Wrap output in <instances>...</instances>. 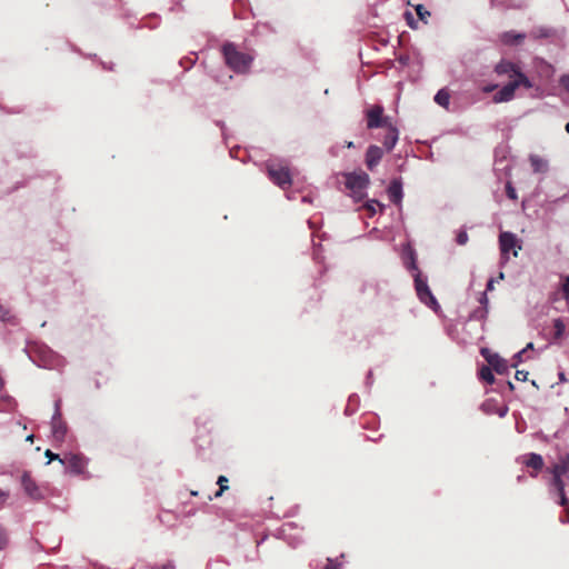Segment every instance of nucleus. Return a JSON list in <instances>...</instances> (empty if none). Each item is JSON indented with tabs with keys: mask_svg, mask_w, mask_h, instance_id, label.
Returning <instances> with one entry per match:
<instances>
[{
	"mask_svg": "<svg viewBox=\"0 0 569 569\" xmlns=\"http://www.w3.org/2000/svg\"><path fill=\"white\" fill-rule=\"evenodd\" d=\"M526 355V350H520L513 356V363L511 365L512 368H516L520 362L523 361V356Z\"/></svg>",
	"mask_w": 569,
	"mask_h": 569,
	"instance_id": "27",
	"label": "nucleus"
},
{
	"mask_svg": "<svg viewBox=\"0 0 569 569\" xmlns=\"http://www.w3.org/2000/svg\"><path fill=\"white\" fill-rule=\"evenodd\" d=\"M493 71L497 76H506L509 78V82L492 96V101L495 103L511 101L516 96V90L520 87H525L527 89L532 88V82L521 71L520 67L509 60L502 59L499 61L495 66Z\"/></svg>",
	"mask_w": 569,
	"mask_h": 569,
	"instance_id": "1",
	"label": "nucleus"
},
{
	"mask_svg": "<svg viewBox=\"0 0 569 569\" xmlns=\"http://www.w3.org/2000/svg\"><path fill=\"white\" fill-rule=\"evenodd\" d=\"M523 462L536 470H540L543 466V460L540 455L537 453H530L526 457Z\"/></svg>",
	"mask_w": 569,
	"mask_h": 569,
	"instance_id": "18",
	"label": "nucleus"
},
{
	"mask_svg": "<svg viewBox=\"0 0 569 569\" xmlns=\"http://www.w3.org/2000/svg\"><path fill=\"white\" fill-rule=\"evenodd\" d=\"M493 282H495V280H493V279H490V280L488 281V283H487V289H488V290H492V289H493Z\"/></svg>",
	"mask_w": 569,
	"mask_h": 569,
	"instance_id": "38",
	"label": "nucleus"
},
{
	"mask_svg": "<svg viewBox=\"0 0 569 569\" xmlns=\"http://www.w3.org/2000/svg\"><path fill=\"white\" fill-rule=\"evenodd\" d=\"M481 356L487 360L489 363V360H491V357H495L496 353L491 352L488 348L481 349Z\"/></svg>",
	"mask_w": 569,
	"mask_h": 569,
	"instance_id": "34",
	"label": "nucleus"
},
{
	"mask_svg": "<svg viewBox=\"0 0 569 569\" xmlns=\"http://www.w3.org/2000/svg\"><path fill=\"white\" fill-rule=\"evenodd\" d=\"M559 379H560V381H566V377H565L563 372L559 373Z\"/></svg>",
	"mask_w": 569,
	"mask_h": 569,
	"instance_id": "41",
	"label": "nucleus"
},
{
	"mask_svg": "<svg viewBox=\"0 0 569 569\" xmlns=\"http://www.w3.org/2000/svg\"><path fill=\"white\" fill-rule=\"evenodd\" d=\"M340 568H341V562H339L338 560L328 558V563L326 566V569H340Z\"/></svg>",
	"mask_w": 569,
	"mask_h": 569,
	"instance_id": "30",
	"label": "nucleus"
},
{
	"mask_svg": "<svg viewBox=\"0 0 569 569\" xmlns=\"http://www.w3.org/2000/svg\"><path fill=\"white\" fill-rule=\"evenodd\" d=\"M44 456L49 459L48 463H49V462H51V461H53V460H59V461H60V460H62V458H60V456H59V455L53 453V452H52L51 450H49V449L44 452Z\"/></svg>",
	"mask_w": 569,
	"mask_h": 569,
	"instance_id": "33",
	"label": "nucleus"
},
{
	"mask_svg": "<svg viewBox=\"0 0 569 569\" xmlns=\"http://www.w3.org/2000/svg\"><path fill=\"white\" fill-rule=\"evenodd\" d=\"M9 497V492L0 489V506H2Z\"/></svg>",
	"mask_w": 569,
	"mask_h": 569,
	"instance_id": "37",
	"label": "nucleus"
},
{
	"mask_svg": "<svg viewBox=\"0 0 569 569\" xmlns=\"http://www.w3.org/2000/svg\"><path fill=\"white\" fill-rule=\"evenodd\" d=\"M528 371H525V370H517L516 371V375H515V378L518 380V381H526L528 379Z\"/></svg>",
	"mask_w": 569,
	"mask_h": 569,
	"instance_id": "32",
	"label": "nucleus"
},
{
	"mask_svg": "<svg viewBox=\"0 0 569 569\" xmlns=\"http://www.w3.org/2000/svg\"><path fill=\"white\" fill-rule=\"evenodd\" d=\"M9 542L7 529L0 525V550L4 549Z\"/></svg>",
	"mask_w": 569,
	"mask_h": 569,
	"instance_id": "25",
	"label": "nucleus"
},
{
	"mask_svg": "<svg viewBox=\"0 0 569 569\" xmlns=\"http://www.w3.org/2000/svg\"><path fill=\"white\" fill-rule=\"evenodd\" d=\"M530 163L536 172H545L548 169V163L539 156H531Z\"/></svg>",
	"mask_w": 569,
	"mask_h": 569,
	"instance_id": "19",
	"label": "nucleus"
},
{
	"mask_svg": "<svg viewBox=\"0 0 569 569\" xmlns=\"http://www.w3.org/2000/svg\"><path fill=\"white\" fill-rule=\"evenodd\" d=\"M217 485L219 486V490L214 493L216 498L222 496L223 491L228 489V478L226 476H219Z\"/></svg>",
	"mask_w": 569,
	"mask_h": 569,
	"instance_id": "23",
	"label": "nucleus"
},
{
	"mask_svg": "<svg viewBox=\"0 0 569 569\" xmlns=\"http://www.w3.org/2000/svg\"><path fill=\"white\" fill-rule=\"evenodd\" d=\"M533 349V343L532 342H529L522 350H526V352L528 350H532Z\"/></svg>",
	"mask_w": 569,
	"mask_h": 569,
	"instance_id": "40",
	"label": "nucleus"
},
{
	"mask_svg": "<svg viewBox=\"0 0 569 569\" xmlns=\"http://www.w3.org/2000/svg\"><path fill=\"white\" fill-rule=\"evenodd\" d=\"M22 487L24 492L33 500H41L43 498L41 490L37 486L36 481L30 477L29 473H23Z\"/></svg>",
	"mask_w": 569,
	"mask_h": 569,
	"instance_id": "11",
	"label": "nucleus"
},
{
	"mask_svg": "<svg viewBox=\"0 0 569 569\" xmlns=\"http://www.w3.org/2000/svg\"><path fill=\"white\" fill-rule=\"evenodd\" d=\"M555 338H561L565 332V323L560 318L553 320Z\"/></svg>",
	"mask_w": 569,
	"mask_h": 569,
	"instance_id": "24",
	"label": "nucleus"
},
{
	"mask_svg": "<svg viewBox=\"0 0 569 569\" xmlns=\"http://www.w3.org/2000/svg\"><path fill=\"white\" fill-rule=\"evenodd\" d=\"M161 569H174V566L171 562H168L163 565Z\"/></svg>",
	"mask_w": 569,
	"mask_h": 569,
	"instance_id": "39",
	"label": "nucleus"
},
{
	"mask_svg": "<svg viewBox=\"0 0 569 569\" xmlns=\"http://www.w3.org/2000/svg\"><path fill=\"white\" fill-rule=\"evenodd\" d=\"M347 147L348 148H352L353 147V142L352 141L347 142Z\"/></svg>",
	"mask_w": 569,
	"mask_h": 569,
	"instance_id": "44",
	"label": "nucleus"
},
{
	"mask_svg": "<svg viewBox=\"0 0 569 569\" xmlns=\"http://www.w3.org/2000/svg\"><path fill=\"white\" fill-rule=\"evenodd\" d=\"M33 439H34V436H33V435H29V436L27 437V441L32 442V441H33Z\"/></svg>",
	"mask_w": 569,
	"mask_h": 569,
	"instance_id": "42",
	"label": "nucleus"
},
{
	"mask_svg": "<svg viewBox=\"0 0 569 569\" xmlns=\"http://www.w3.org/2000/svg\"><path fill=\"white\" fill-rule=\"evenodd\" d=\"M386 129L387 133L383 138V146L387 151H391L399 139V132L393 124L388 126Z\"/></svg>",
	"mask_w": 569,
	"mask_h": 569,
	"instance_id": "15",
	"label": "nucleus"
},
{
	"mask_svg": "<svg viewBox=\"0 0 569 569\" xmlns=\"http://www.w3.org/2000/svg\"><path fill=\"white\" fill-rule=\"evenodd\" d=\"M562 292H563L565 299L569 302V276H567L563 281Z\"/></svg>",
	"mask_w": 569,
	"mask_h": 569,
	"instance_id": "28",
	"label": "nucleus"
},
{
	"mask_svg": "<svg viewBox=\"0 0 569 569\" xmlns=\"http://www.w3.org/2000/svg\"><path fill=\"white\" fill-rule=\"evenodd\" d=\"M480 378L486 381L487 383L491 385L495 381V377H493V373L491 371V368L490 367H486L483 366L481 369H480Z\"/></svg>",
	"mask_w": 569,
	"mask_h": 569,
	"instance_id": "22",
	"label": "nucleus"
},
{
	"mask_svg": "<svg viewBox=\"0 0 569 569\" xmlns=\"http://www.w3.org/2000/svg\"><path fill=\"white\" fill-rule=\"evenodd\" d=\"M526 39V33L517 31H506L500 34V41L506 46L520 44Z\"/></svg>",
	"mask_w": 569,
	"mask_h": 569,
	"instance_id": "13",
	"label": "nucleus"
},
{
	"mask_svg": "<svg viewBox=\"0 0 569 569\" xmlns=\"http://www.w3.org/2000/svg\"><path fill=\"white\" fill-rule=\"evenodd\" d=\"M489 366L492 369H495V371L499 375L509 372V366L507 361L503 358H501L498 353L495 355V357H491V360H489Z\"/></svg>",
	"mask_w": 569,
	"mask_h": 569,
	"instance_id": "16",
	"label": "nucleus"
},
{
	"mask_svg": "<svg viewBox=\"0 0 569 569\" xmlns=\"http://www.w3.org/2000/svg\"><path fill=\"white\" fill-rule=\"evenodd\" d=\"M507 194L510 199L517 198L516 190L510 184H507Z\"/></svg>",
	"mask_w": 569,
	"mask_h": 569,
	"instance_id": "36",
	"label": "nucleus"
},
{
	"mask_svg": "<svg viewBox=\"0 0 569 569\" xmlns=\"http://www.w3.org/2000/svg\"><path fill=\"white\" fill-rule=\"evenodd\" d=\"M405 264H406V268L408 270L412 271L413 273H416L417 271H420L418 269L417 262H416V252L409 246L407 247V251H406Z\"/></svg>",
	"mask_w": 569,
	"mask_h": 569,
	"instance_id": "17",
	"label": "nucleus"
},
{
	"mask_svg": "<svg viewBox=\"0 0 569 569\" xmlns=\"http://www.w3.org/2000/svg\"><path fill=\"white\" fill-rule=\"evenodd\" d=\"M10 310L0 302V320L10 321Z\"/></svg>",
	"mask_w": 569,
	"mask_h": 569,
	"instance_id": "26",
	"label": "nucleus"
},
{
	"mask_svg": "<svg viewBox=\"0 0 569 569\" xmlns=\"http://www.w3.org/2000/svg\"><path fill=\"white\" fill-rule=\"evenodd\" d=\"M503 278H505L503 272H500V273H499V276H498V279H499V280H502Z\"/></svg>",
	"mask_w": 569,
	"mask_h": 569,
	"instance_id": "43",
	"label": "nucleus"
},
{
	"mask_svg": "<svg viewBox=\"0 0 569 569\" xmlns=\"http://www.w3.org/2000/svg\"><path fill=\"white\" fill-rule=\"evenodd\" d=\"M565 129L569 133V122L566 124Z\"/></svg>",
	"mask_w": 569,
	"mask_h": 569,
	"instance_id": "45",
	"label": "nucleus"
},
{
	"mask_svg": "<svg viewBox=\"0 0 569 569\" xmlns=\"http://www.w3.org/2000/svg\"><path fill=\"white\" fill-rule=\"evenodd\" d=\"M370 178L365 171H353L345 174V186L355 202H360L367 197Z\"/></svg>",
	"mask_w": 569,
	"mask_h": 569,
	"instance_id": "3",
	"label": "nucleus"
},
{
	"mask_svg": "<svg viewBox=\"0 0 569 569\" xmlns=\"http://www.w3.org/2000/svg\"><path fill=\"white\" fill-rule=\"evenodd\" d=\"M499 247L501 252V263L505 264L509 260V252L512 251L513 257H518L521 250V241L517 234L510 231H502L499 234Z\"/></svg>",
	"mask_w": 569,
	"mask_h": 569,
	"instance_id": "6",
	"label": "nucleus"
},
{
	"mask_svg": "<svg viewBox=\"0 0 569 569\" xmlns=\"http://www.w3.org/2000/svg\"><path fill=\"white\" fill-rule=\"evenodd\" d=\"M553 485L558 490L559 503L565 506L567 499L565 496V481L563 478H569V456H562L552 468Z\"/></svg>",
	"mask_w": 569,
	"mask_h": 569,
	"instance_id": "4",
	"label": "nucleus"
},
{
	"mask_svg": "<svg viewBox=\"0 0 569 569\" xmlns=\"http://www.w3.org/2000/svg\"><path fill=\"white\" fill-rule=\"evenodd\" d=\"M387 191H388L389 199L393 203L399 204L401 202L403 193H402V183L399 179L392 180L390 186L388 187Z\"/></svg>",
	"mask_w": 569,
	"mask_h": 569,
	"instance_id": "14",
	"label": "nucleus"
},
{
	"mask_svg": "<svg viewBox=\"0 0 569 569\" xmlns=\"http://www.w3.org/2000/svg\"><path fill=\"white\" fill-rule=\"evenodd\" d=\"M377 207L382 210L385 206L379 201L371 199L363 203L362 208L368 211L369 217H372L377 212Z\"/></svg>",
	"mask_w": 569,
	"mask_h": 569,
	"instance_id": "21",
	"label": "nucleus"
},
{
	"mask_svg": "<svg viewBox=\"0 0 569 569\" xmlns=\"http://www.w3.org/2000/svg\"><path fill=\"white\" fill-rule=\"evenodd\" d=\"M416 11L421 20H425L430 14L421 4L417 6Z\"/></svg>",
	"mask_w": 569,
	"mask_h": 569,
	"instance_id": "31",
	"label": "nucleus"
},
{
	"mask_svg": "<svg viewBox=\"0 0 569 569\" xmlns=\"http://www.w3.org/2000/svg\"><path fill=\"white\" fill-rule=\"evenodd\" d=\"M496 89H498L497 83H489V84H486L485 87H482V92L490 93V92L495 91Z\"/></svg>",
	"mask_w": 569,
	"mask_h": 569,
	"instance_id": "35",
	"label": "nucleus"
},
{
	"mask_svg": "<svg viewBox=\"0 0 569 569\" xmlns=\"http://www.w3.org/2000/svg\"><path fill=\"white\" fill-rule=\"evenodd\" d=\"M412 276L415 279V288L419 300L426 306L437 311L440 307L427 283V279L422 277V273L420 271L412 273Z\"/></svg>",
	"mask_w": 569,
	"mask_h": 569,
	"instance_id": "7",
	"label": "nucleus"
},
{
	"mask_svg": "<svg viewBox=\"0 0 569 569\" xmlns=\"http://www.w3.org/2000/svg\"><path fill=\"white\" fill-rule=\"evenodd\" d=\"M60 462L67 466V470L76 476L83 475L87 469L88 460L80 453H68Z\"/></svg>",
	"mask_w": 569,
	"mask_h": 569,
	"instance_id": "8",
	"label": "nucleus"
},
{
	"mask_svg": "<svg viewBox=\"0 0 569 569\" xmlns=\"http://www.w3.org/2000/svg\"><path fill=\"white\" fill-rule=\"evenodd\" d=\"M467 241H468V234H467V232H466V231H460V232L458 233V236H457V242H458V244L463 246V244H466V243H467Z\"/></svg>",
	"mask_w": 569,
	"mask_h": 569,
	"instance_id": "29",
	"label": "nucleus"
},
{
	"mask_svg": "<svg viewBox=\"0 0 569 569\" xmlns=\"http://www.w3.org/2000/svg\"><path fill=\"white\" fill-rule=\"evenodd\" d=\"M61 400L54 403V413L51 421L52 436L57 441H62L67 433V425L61 418Z\"/></svg>",
	"mask_w": 569,
	"mask_h": 569,
	"instance_id": "10",
	"label": "nucleus"
},
{
	"mask_svg": "<svg viewBox=\"0 0 569 569\" xmlns=\"http://www.w3.org/2000/svg\"><path fill=\"white\" fill-rule=\"evenodd\" d=\"M367 127L373 128H387L392 124L390 118L383 117V108L381 106H373L366 111Z\"/></svg>",
	"mask_w": 569,
	"mask_h": 569,
	"instance_id": "9",
	"label": "nucleus"
},
{
	"mask_svg": "<svg viewBox=\"0 0 569 569\" xmlns=\"http://www.w3.org/2000/svg\"><path fill=\"white\" fill-rule=\"evenodd\" d=\"M435 101L443 107V108H448L449 106V101H450V94L449 92L446 90V89H441L439 90L436 96H435Z\"/></svg>",
	"mask_w": 569,
	"mask_h": 569,
	"instance_id": "20",
	"label": "nucleus"
},
{
	"mask_svg": "<svg viewBox=\"0 0 569 569\" xmlns=\"http://www.w3.org/2000/svg\"><path fill=\"white\" fill-rule=\"evenodd\" d=\"M266 167L268 177L274 184H277L283 190L291 187V173L287 166L270 161L266 164Z\"/></svg>",
	"mask_w": 569,
	"mask_h": 569,
	"instance_id": "5",
	"label": "nucleus"
},
{
	"mask_svg": "<svg viewBox=\"0 0 569 569\" xmlns=\"http://www.w3.org/2000/svg\"><path fill=\"white\" fill-rule=\"evenodd\" d=\"M383 156V151L378 146H369L366 152V166L369 170H373L378 163L380 162L381 158Z\"/></svg>",
	"mask_w": 569,
	"mask_h": 569,
	"instance_id": "12",
	"label": "nucleus"
},
{
	"mask_svg": "<svg viewBox=\"0 0 569 569\" xmlns=\"http://www.w3.org/2000/svg\"><path fill=\"white\" fill-rule=\"evenodd\" d=\"M226 64L237 73H246L250 69L253 56L240 51L234 43L228 42L222 47Z\"/></svg>",
	"mask_w": 569,
	"mask_h": 569,
	"instance_id": "2",
	"label": "nucleus"
}]
</instances>
